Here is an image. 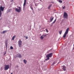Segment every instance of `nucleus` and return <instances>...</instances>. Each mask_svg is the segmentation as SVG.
<instances>
[{"label":"nucleus","instance_id":"1","mask_svg":"<svg viewBox=\"0 0 74 74\" xmlns=\"http://www.w3.org/2000/svg\"><path fill=\"white\" fill-rule=\"evenodd\" d=\"M4 9V7H3L2 6H1L0 7V16H1V15L2 14V13H1V11H3Z\"/></svg>","mask_w":74,"mask_h":74},{"label":"nucleus","instance_id":"2","mask_svg":"<svg viewBox=\"0 0 74 74\" xmlns=\"http://www.w3.org/2000/svg\"><path fill=\"white\" fill-rule=\"evenodd\" d=\"M69 28H68L66 29V31L65 32L63 36V37H64V38H65V37H66V35H67V34H68V33H69Z\"/></svg>","mask_w":74,"mask_h":74},{"label":"nucleus","instance_id":"3","mask_svg":"<svg viewBox=\"0 0 74 74\" xmlns=\"http://www.w3.org/2000/svg\"><path fill=\"white\" fill-rule=\"evenodd\" d=\"M18 9L17 8H16L15 10L17 12H20L21 11V10H22V8H21V7H19L18 8Z\"/></svg>","mask_w":74,"mask_h":74},{"label":"nucleus","instance_id":"4","mask_svg":"<svg viewBox=\"0 0 74 74\" xmlns=\"http://www.w3.org/2000/svg\"><path fill=\"white\" fill-rule=\"evenodd\" d=\"M5 66L4 67L5 70H7L10 68V65H5Z\"/></svg>","mask_w":74,"mask_h":74},{"label":"nucleus","instance_id":"5","mask_svg":"<svg viewBox=\"0 0 74 74\" xmlns=\"http://www.w3.org/2000/svg\"><path fill=\"white\" fill-rule=\"evenodd\" d=\"M63 17L64 18H66V19H68V15L67 14V13L64 12V14L63 15Z\"/></svg>","mask_w":74,"mask_h":74},{"label":"nucleus","instance_id":"6","mask_svg":"<svg viewBox=\"0 0 74 74\" xmlns=\"http://www.w3.org/2000/svg\"><path fill=\"white\" fill-rule=\"evenodd\" d=\"M22 42L21 40H19L18 41V46L20 48H21V46H22Z\"/></svg>","mask_w":74,"mask_h":74},{"label":"nucleus","instance_id":"7","mask_svg":"<svg viewBox=\"0 0 74 74\" xmlns=\"http://www.w3.org/2000/svg\"><path fill=\"white\" fill-rule=\"evenodd\" d=\"M52 53H51L47 55L46 56H47L49 58H51L52 57Z\"/></svg>","mask_w":74,"mask_h":74},{"label":"nucleus","instance_id":"8","mask_svg":"<svg viewBox=\"0 0 74 74\" xmlns=\"http://www.w3.org/2000/svg\"><path fill=\"white\" fill-rule=\"evenodd\" d=\"M54 18V17H51L50 18V22H52V21L53 20V19Z\"/></svg>","mask_w":74,"mask_h":74},{"label":"nucleus","instance_id":"9","mask_svg":"<svg viewBox=\"0 0 74 74\" xmlns=\"http://www.w3.org/2000/svg\"><path fill=\"white\" fill-rule=\"evenodd\" d=\"M62 69L64 71H66V67L64 66H62Z\"/></svg>","mask_w":74,"mask_h":74},{"label":"nucleus","instance_id":"10","mask_svg":"<svg viewBox=\"0 0 74 74\" xmlns=\"http://www.w3.org/2000/svg\"><path fill=\"white\" fill-rule=\"evenodd\" d=\"M17 56L18 58H21V57H22V56H21V55L20 54H18Z\"/></svg>","mask_w":74,"mask_h":74},{"label":"nucleus","instance_id":"11","mask_svg":"<svg viewBox=\"0 0 74 74\" xmlns=\"http://www.w3.org/2000/svg\"><path fill=\"white\" fill-rule=\"evenodd\" d=\"M26 0H24V2L23 4V7H25V5H26Z\"/></svg>","mask_w":74,"mask_h":74},{"label":"nucleus","instance_id":"12","mask_svg":"<svg viewBox=\"0 0 74 74\" xmlns=\"http://www.w3.org/2000/svg\"><path fill=\"white\" fill-rule=\"evenodd\" d=\"M47 36V34H43L42 35V36L43 37H46V36Z\"/></svg>","mask_w":74,"mask_h":74},{"label":"nucleus","instance_id":"13","mask_svg":"<svg viewBox=\"0 0 74 74\" xmlns=\"http://www.w3.org/2000/svg\"><path fill=\"white\" fill-rule=\"evenodd\" d=\"M16 37V36L15 35L12 38V40H14L15 39V38Z\"/></svg>","mask_w":74,"mask_h":74},{"label":"nucleus","instance_id":"14","mask_svg":"<svg viewBox=\"0 0 74 74\" xmlns=\"http://www.w3.org/2000/svg\"><path fill=\"white\" fill-rule=\"evenodd\" d=\"M24 62L25 63V64H26V62H27V61L26 60H23Z\"/></svg>","mask_w":74,"mask_h":74},{"label":"nucleus","instance_id":"15","mask_svg":"<svg viewBox=\"0 0 74 74\" xmlns=\"http://www.w3.org/2000/svg\"><path fill=\"white\" fill-rule=\"evenodd\" d=\"M52 6V4L50 5L49 6L48 9H49L51 8V7Z\"/></svg>","mask_w":74,"mask_h":74},{"label":"nucleus","instance_id":"16","mask_svg":"<svg viewBox=\"0 0 74 74\" xmlns=\"http://www.w3.org/2000/svg\"><path fill=\"white\" fill-rule=\"evenodd\" d=\"M56 19L53 22V23H55V22H56Z\"/></svg>","mask_w":74,"mask_h":74},{"label":"nucleus","instance_id":"17","mask_svg":"<svg viewBox=\"0 0 74 74\" xmlns=\"http://www.w3.org/2000/svg\"><path fill=\"white\" fill-rule=\"evenodd\" d=\"M7 32V31H3L2 33H3V34H4V33H6Z\"/></svg>","mask_w":74,"mask_h":74},{"label":"nucleus","instance_id":"18","mask_svg":"<svg viewBox=\"0 0 74 74\" xmlns=\"http://www.w3.org/2000/svg\"><path fill=\"white\" fill-rule=\"evenodd\" d=\"M40 38L41 40H42L44 38V37L42 36L40 37Z\"/></svg>","mask_w":74,"mask_h":74},{"label":"nucleus","instance_id":"19","mask_svg":"<svg viewBox=\"0 0 74 74\" xmlns=\"http://www.w3.org/2000/svg\"><path fill=\"white\" fill-rule=\"evenodd\" d=\"M62 30H61L59 32V33L60 34H62Z\"/></svg>","mask_w":74,"mask_h":74},{"label":"nucleus","instance_id":"20","mask_svg":"<svg viewBox=\"0 0 74 74\" xmlns=\"http://www.w3.org/2000/svg\"><path fill=\"white\" fill-rule=\"evenodd\" d=\"M59 3H62V1H61V0H60L59 1Z\"/></svg>","mask_w":74,"mask_h":74},{"label":"nucleus","instance_id":"21","mask_svg":"<svg viewBox=\"0 0 74 74\" xmlns=\"http://www.w3.org/2000/svg\"><path fill=\"white\" fill-rule=\"evenodd\" d=\"M10 49H13V47L12 46H11L10 47Z\"/></svg>","mask_w":74,"mask_h":74},{"label":"nucleus","instance_id":"22","mask_svg":"<svg viewBox=\"0 0 74 74\" xmlns=\"http://www.w3.org/2000/svg\"><path fill=\"white\" fill-rule=\"evenodd\" d=\"M46 58H48L47 59H49V57L46 56Z\"/></svg>","mask_w":74,"mask_h":74},{"label":"nucleus","instance_id":"23","mask_svg":"<svg viewBox=\"0 0 74 74\" xmlns=\"http://www.w3.org/2000/svg\"><path fill=\"white\" fill-rule=\"evenodd\" d=\"M30 8L31 9H32V10H33V7L30 6Z\"/></svg>","mask_w":74,"mask_h":74},{"label":"nucleus","instance_id":"24","mask_svg":"<svg viewBox=\"0 0 74 74\" xmlns=\"http://www.w3.org/2000/svg\"><path fill=\"white\" fill-rule=\"evenodd\" d=\"M46 32H47V33H48V29H46Z\"/></svg>","mask_w":74,"mask_h":74},{"label":"nucleus","instance_id":"25","mask_svg":"<svg viewBox=\"0 0 74 74\" xmlns=\"http://www.w3.org/2000/svg\"><path fill=\"white\" fill-rule=\"evenodd\" d=\"M5 44L6 45V47H7V43H5Z\"/></svg>","mask_w":74,"mask_h":74},{"label":"nucleus","instance_id":"26","mask_svg":"<svg viewBox=\"0 0 74 74\" xmlns=\"http://www.w3.org/2000/svg\"><path fill=\"white\" fill-rule=\"evenodd\" d=\"M35 5H36V6H37V3H35Z\"/></svg>","mask_w":74,"mask_h":74},{"label":"nucleus","instance_id":"27","mask_svg":"<svg viewBox=\"0 0 74 74\" xmlns=\"http://www.w3.org/2000/svg\"><path fill=\"white\" fill-rule=\"evenodd\" d=\"M55 62H53L52 64L53 65H54V64H55Z\"/></svg>","mask_w":74,"mask_h":74},{"label":"nucleus","instance_id":"28","mask_svg":"<svg viewBox=\"0 0 74 74\" xmlns=\"http://www.w3.org/2000/svg\"><path fill=\"white\" fill-rule=\"evenodd\" d=\"M63 9H64V8H65V7L64 6L63 7Z\"/></svg>","mask_w":74,"mask_h":74},{"label":"nucleus","instance_id":"29","mask_svg":"<svg viewBox=\"0 0 74 74\" xmlns=\"http://www.w3.org/2000/svg\"><path fill=\"white\" fill-rule=\"evenodd\" d=\"M26 39H27L28 38L27 37H26Z\"/></svg>","mask_w":74,"mask_h":74},{"label":"nucleus","instance_id":"30","mask_svg":"<svg viewBox=\"0 0 74 74\" xmlns=\"http://www.w3.org/2000/svg\"><path fill=\"white\" fill-rule=\"evenodd\" d=\"M1 70H3V68H1Z\"/></svg>","mask_w":74,"mask_h":74},{"label":"nucleus","instance_id":"31","mask_svg":"<svg viewBox=\"0 0 74 74\" xmlns=\"http://www.w3.org/2000/svg\"><path fill=\"white\" fill-rule=\"evenodd\" d=\"M12 1H13V0H12Z\"/></svg>","mask_w":74,"mask_h":74},{"label":"nucleus","instance_id":"32","mask_svg":"<svg viewBox=\"0 0 74 74\" xmlns=\"http://www.w3.org/2000/svg\"><path fill=\"white\" fill-rule=\"evenodd\" d=\"M10 74H12V73H11Z\"/></svg>","mask_w":74,"mask_h":74},{"label":"nucleus","instance_id":"33","mask_svg":"<svg viewBox=\"0 0 74 74\" xmlns=\"http://www.w3.org/2000/svg\"><path fill=\"white\" fill-rule=\"evenodd\" d=\"M1 34H2V33H1Z\"/></svg>","mask_w":74,"mask_h":74}]
</instances>
